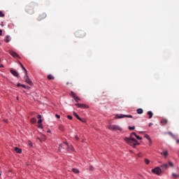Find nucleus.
<instances>
[{
	"mask_svg": "<svg viewBox=\"0 0 179 179\" xmlns=\"http://www.w3.org/2000/svg\"><path fill=\"white\" fill-rule=\"evenodd\" d=\"M67 149V150H72L73 148L72 146L69 148V145L66 143H63L59 145V150H61V149Z\"/></svg>",
	"mask_w": 179,
	"mask_h": 179,
	"instance_id": "nucleus-4",
	"label": "nucleus"
},
{
	"mask_svg": "<svg viewBox=\"0 0 179 179\" xmlns=\"http://www.w3.org/2000/svg\"><path fill=\"white\" fill-rule=\"evenodd\" d=\"M0 17H5V14L2 11H0Z\"/></svg>",
	"mask_w": 179,
	"mask_h": 179,
	"instance_id": "nucleus-30",
	"label": "nucleus"
},
{
	"mask_svg": "<svg viewBox=\"0 0 179 179\" xmlns=\"http://www.w3.org/2000/svg\"><path fill=\"white\" fill-rule=\"evenodd\" d=\"M48 132H51V131H50V130H48Z\"/></svg>",
	"mask_w": 179,
	"mask_h": 179,
	"instance_id": "nucleus-50",
	"label": "nucleus"
},
{
	"mask_svg": "<svg viewBox=\"0 0 179 179\" xmlns=\"http://www.w3.org/2000/svg\"><path fill=\"white\" fill-rule=\"evenodd\" d=\"M151 172L153 173V174H157V176H160V174H162V169H160L159 166H157L152 169Z\"/></svg>",
	"mask_w": 179,
	"mask_h": 179,
	"instance_id": "nucleus-5",
	"label": "nucleus"
},
{
	"mask_svg": "<svg viewBox=\"0 0 179 179\" xmlns=\"http://www.w3.org/2000/svg\"><path fill=\"white\" fill-rule=\"evenodd\" d=\"M169 134L171 135V136H172V138H176V136L174 134H173V133L169 132Z\"/></svg>",
	"mask_w": 179,
	"mask_h": 179,
	"instance_id": "nucleus-32",
	"label": "nucleus"
},
{
	"mask_svg": "<svg viewBox=\"0 0 179 179\" xmlns=\"http://www.w3.org/2000/svg\"><path fill=\"white\" fill-rule=\"evenodd\" d=\"M176 143H177L178 145H179V139H177V140H176Z\"/></svg>",
	"mask_w": 179,
	"mask_h": 179,
	"instance_id": "nucleus-45",
	"label": "nucleus"
},
{
	"mask_svg": "<svg viewBox=\"0 0 179 179\" xmlns=\"http://www.w3.org/2000/svg\"><path fill=\"white\" fill-rule=\"evenodd\" d=\"M168 122H169V120H167V119H162L161 121V124H162V125H166Z\"/></svg>",
	"mask_w": 179,
	"mask_h": 179,
	"instance_id": "nucleus-14",
	"label": "nucleus"
},
{
	"mask_svg": "<svg viewBox=\"0 0 179 179\" xmlns=\"http://www.w3.org/2000/svg\"><path fill=\"white\" fill-rule=\"evenodd\" d=\"M75 139H76V141L79 140V137H78V136H75Z\"/></svg>",
	"mask_w": 179,
	"mask_h": 179,
	"instance_id": "nucleus-41",
	"label": "nucleus"
},
{
	"mask_svg": "<svg viewBox=\"0 0 179 179\" xmlns=\"http://www.w3.org/2000/svg\"><path fill=\"white\" fill-rule=\"evenodd\" d=\"M15 151L16 152V153H22V150L17 147L15 148Z\"/></svg>",
	"mask_w": 179,
	"mask_h": 179,
	"instance_id": "nucleus-21",
	"label": "nucleus"
},
{
	"mask_svg": "<svg viewBox=\"0 0 179 179\" xmlns=\"http://www.w3.org/2000/svg\"><path fill=\"white\" fill-rule=\"evenodd\" d=\"M152 125H153V124H152V123L149 124V127H152Z\"/></svg>",
	"mask_w": 179,
	"mask_h": 179,
	"instance_id": "nucleus-49",
	"label": "nucleus"
},
{
	"mask_svg": "<svg viewBox=\"0 0 179 179\" xmlns=\"http://www.w3.org/2000/svg\"><path fill=\"white\" fill-rule=\"evenodd\" d=\"M67 118H69V120H72L73 117H72L71 115H68V116H67Z\"/></svg>",
	"mask_w": 179,
	"mask_h": 179,
	"instance_id": "nucleus-38",
	"label": "nucleus"
},
{
	"mask_svg": "<svg viewBox=\"0 0 179 179\" xmlns=\"http://www.w3.org/2000/svg\"><path fill=\"white\" fill-rule=\"evenodd\" d=\"M76 37L83 38L86 36V32L84 31H78L76 33Z\"/></svg>",
	"mask_w": 179,
	"mask_h": 179,
	"instance_id": "nucleus-7",
	"label": "nucleus"
},
{
	"mask_svg": "<svg viewBox=\"0 0 179 179\" xmlns=\"http://www.w3.org/2000/svg\"><path fill=\"white\" fill-rule=\"evenodd\" d=\"M134 118V117L131 115H122V114H120V115H115V119H118V118Z\"/></svg>",
	"mask_w": 179,
	"mask_h": 179,
	"instance_id": "nucleus-6",
	"label": "nucleus"
},
{
	"mask_svg": "<svg viewBox=\"0 0 179 179\" xmlns=\"http://www.w3.org/2000/svg\"><path fill=\"white\" fill-rule=\"evenodd\" d=\"M161 168L164 169L165 170H167V169H169V164H164L161 165Z\"/></svg>",
	"mask_w": 179,
	"mask_h": 179,
	"instance_id": "nucleus-18",
	"label": "nucleus"
},
{
	"mask_svg": "<svg viewBox=\"0 0 179 179\" xmlns=\"http://www.w3.org/2000/svg\"><path fill=\"white\" fill-rule=\"evenodd\" d=\"M9 54L13 57V58H20V57L19 56V55H17V53H16L15 51L10 50L9 52Z\"/></svg>",
	"mask_w": 179,
	"mask_h": 179,
	"instance_id": "nucleus-11",
	"label": "nucleus"
},
{
	"mask_svg": "<svg viewBox=\"0 0 179 179\" xmlns=\"http://www.w3.org/2000/svg\"><path fill=\"white\" fill-rule=\"evenodd\" d=\"M34 6L33 5H29L26 6L25 10L29 15H33L34 13Z\"/></svg>",
	"mask_w": 179,
	"mask_h": 179,
	"instance_id": "nucleus-3",
	"label": "nucleus"
},
{
	"mask_svg": "<svg viewBox=\"0 0 179 179\" xmlns=\"http://www.w3.org/2000/svg\"><path fill=\"white\" fill-rule=\"evenodd\" d=\"M68 85H71V86H72V83L67 82L66 85L68 86Z\"/></svg>",
	"mask_w": 179,
	"mask_h": 179,
	"instance_id": "nucleus-42",
	"label": "nucleus"
},
{
	"mask_svg": "<svg viewBox=\"0 0 179 179\" xmlns=\"http://www.w3.org/2000/svg\"><path fill=\"white\" fill-rule=\"evenodd\" d=\"M47 17V14L45 13H41L37 18V20L38 22H41V20H43V19H45Z\"/></svg>",
	"mask_w": 179,
	"mask_h": 179,
	"instance_id": "nucleus-8",
	"label": "nucleus"
},
{
	"mask_svg": "<svg viewBox=\"0 0 179 179\" xmlns=\"http://www.w3.org/2000/svg\"><path fill=\"white\" fill-rule=\"evenodd\" d=\"M133 135L134 136H137L136 133L133 132L131 134L130 138L126 137L124 138V141L125 142H127L128 145H129L130 146H132V148H136V145H139V143H138V141H136V139L132 137Z\"/></svg>",
	"mask_w": 179,
	"mask_h": 179,
	"instance_id": "nucleus-1",
	"label": "nucleus"
},
{
	"mask_svg": "<svg viewBox=\"0 0 179 179\" xmlns=\"http://www.w3.org/2000/svg\"><path fill=\"white\" fill-rule=\"evenodd\" d=\"M169 165L171 167H174V164H173V162H169Z\"/></svg>",
	"mask_w": 179,
	"mask_h": 179,
	"instance_id": "nucleus-31",
	"label": "nucleus"
},
{
	"mask_svg": "<svg viewBox=\"0 0 179 179\" xmlns=\"http://www.w3.org/2000/svg\"><path fill=\"white\" fill-rule=\"evenodd\" d=\"M1 44H2L1 43H0V45H1Z\"/></svg>",
	"mask_w": 179,
	"mask_h": 179,
	"instance_id": "nucleus-51",
	"label": "nucleus"
},
{
	"mask_svg": "<svg viewBox=\"0 0 179 179\" xmlns=\"http://www.w3.org/2000/svg\"><path fill=\"white\" fill-rule=\"evenodd\" d=\"M59 129H61V131H64V126L60 125L59 126Z\"/></svg>",
	"mask_w": 179,
	"mask_h": 179,
	"instance_id": "nucleus-34",
	"label": "nucleus"
},
{
	"mask_svg": "<svg viewBox=\"0 0 179 179\" xmlns=\"http://www.w3.org/2000/svg\"><path fill=\"white\" fill-rule=\"evenodd\" d=\"M24 80L27 83H28V85H30V86H31V85H33V83L31 82V80H30V78H29V76H26L24 77Z\"/></svg>",
	"mask_w": 179,
	"mask_h": 179,
	"instance_id": "nucleus-12",
	"label": "nucleus"
},
{
	"mask_svg": "<svg viewBox=\"0 0 179 179\" xmlns=\"http://www.w3.org/2000/svg\"><path fill=\"white\" fill-rule=\"evenodd\" d=\"M147 114H148V115H149V118H150V119L153 117V113H152V111H150V110L148 111V112L147 113Z\"/></svg>",
	"mask_w": 179,
	"mask_h": 179,
	"instance_id": "nucleus-24",
	"label": "nucleus"
},
{
	"mask_svg": "<svg viewBox=\"0 0 179 179\" xmlns=\"http://www.w3.org/2000/svg\"><path fill=\"white\" fill-rule=\"evenodd\" d=\"M3 121H4V122H6V124H8V122H9V120H8L7 119H4Z\"/></svg>",
	"mask_w": 179,
	"mask_h": 179,
	"instance_id": "nucleus-39",
	"label": "nucleus"
},
{
	"mask_svg": "<svg viewBox=\"0 0 179 179\" xmlns=\"http://www.w3.org/2000/svg\"><path fill=\"white\" fill-rule=\"evenodd\" d=\"M37 118L39 119V120H41V115H38Z\"/></svg>",
	"mask_w": 179,
	"mask_h": 179,
	"instance_id": "nucleus-37",
	"label": "nucleus"
},
{
	"mask_svg": "<svg viewBox=\"0 0 179 179\" xmlns=\"http://www.w3.org/2000/svg\"><path fill=\"white\" fill-rule=\"evenodd\" d=\"M162 156H164V157H167L169 156V151H164L161 153Z\"/></svg>",
	"mask_w": 179,
	"mask_h": 179,
	"instance_id": "nucleus-19",
	"label": "nucleus"
},
{
	"mask_svg": "<svg viewBox=\"0 0 179 179\" xmlns=\"http://www.w3.org/2000/svg\"><path fill=\"white\" fill-rule=\"evenodd\" d=\"M82 122H85V120L81 119Z\"/></svg>",
	"mask_w": 179,
	"mask_h": 179,
	"instance_id": "nucleus-48",
	"label": "nucleus"
},
{
	"mask_svg": "<svg viewBox=\"0 0 179 179\" xmlns=\"http://www.w3.org/2000/svg\"><path fill=\"white\" fill-rule=\"evenodd\" d=\"M48 79H49V80H53V79H55V78H54V76L51 74H49L48 76Z\"/></svg>",
	"mask_w": 179,
	"mask_h": 179,
	"instance_id": "nucleus-23",
	"label": "nucleus"
},
{
	"mask_svg": "<svg viewBox=\"0 0 179 179\" xmlns=\"http://www.w3.org/2000/svg\"><path fill=\"white\" fill-rule=\"evenodd\" d=\"M21 87H24V89H26V85H22Z\"/></svg>",
	"mask_w": 179,
	"mask_h": 179,
	"instance_id": "nucleus-44",
	"label": "nucleus"
},
{
	"mask_svg": "<svg viewBox=\"0 0 179 179\" xmlns=\"http://www.w3.org/2000/svg\"><path fill=\"white\" fill-rule=\"evenodd\" d=\"M43 122V120L41 119H39L38 121V124H41Z\"/></svg>",
	"mask_w": 179,
	"mask_h": 179,
	"instance_id": "nucleus-36",
	"label": "nucleus"
},
{
	"mask_svg": "<svg viewBox=\"0 0 179 179\" xmlns=\"http://www.w3.org/2000/svg\"><path fill=\"white\" fill-rule=\"evenodd\" d=\"M73 173H75L76 174H78L79 173V170L76 169H72Z\"/></svg>",
	"mask_w": 179,
	"mask_h": 179,
	"instance_id": "nucleus-26",
	"label": "nucleus"
},
{
	"mask_svg": "<svg viewBox=\"0 0 179 179\" xmlns=\"http://www.w3.org/2000/svg\"><path fill=\"white\" fill-rule=\"evenodd\" d=\"M136 138H137V139H139L140 141H141V139H142V137H141V136H136Z\"/></svg>",
	"mask_w": 179,
	"mask_h": 179,
	"instance_id": "nucleus-33",
	"label": "nucleus"
},
{
	"mask_svg": "<svg viewBox=\"0 0 179 179\" xmlns=\"http://www.w3.org/2000/svg\"><path fill=\"white\" fill-rule=\"evenodd\" d=\"M144 138H145L146 139H148L150 143V145H152V139L150 138V137L149 136V135L148 134H145Z\"/></svg>",
	"mask_w": 179,
	"mask_h": 179,
	"instance_id": "nucleus-16",
	"label": "nucleus"
},
{
	"mask_svg": "<svg viewBox=\"0 0 179 179\" xmlns=\"http://www.w3.org/2000/svg\"><path fill=\"white\" fill-rule=\"evenodd\" d=\"M10 73H12V75H13V76H15L16 78L19 76V73H17V71L15 70H10Z\"/></svg>",
	"mask_w": 179,
	"mask_h": 179,
	"instance_id": "nucleus-13",
	"label": "nucleus"
},
{
	"mask_svg": "<svg viewBox=\"0 0 179 179\" xmlns=\"http://www.w3.org/2000/svg\"><path fill=\"white\" fill-rule=\"evenodd\" d=\"M0 176H1V173H0Z\"/></svg>",
	"mask_w": 179,
	"mask_h": 179,
	"instance_id": "nucleus-52",
	"label": "nucleus"
},
{
	"mask_svg": "<svg viewBox=\"0 0 179 179\" xmlns=\"http://www.w3.org/2000/svg\"><path fill=\"white\" fill-rule=\"evenodd\" d=\"M144 162H145V164H149L150 163V160H149L148 159H145Z\"/></svg>",
	"mask_w": 179,
	"mask_h": 179,
	"instance_id": "nucleus-27",
	"label": "nucleus"
},
{
	"mask_svg": "<svg viewBox=\"0 0 179 179\" xmlns=\"http://www.w3.org/2000/svg\"><path fill=\"white\" fill-rule=\"evenodd\" d=\"M108 129L110 131H122V128L118 125L115 124H110L108 126Z\"/></svg>",
	"mask_w": 179,
	"mask_h": 179,
	"instance_id": "nucleus-2",
	"label": "nucleus"
},
{
	"mask_svg": "<svg viewBox=\"0 0 179 179\" xmlns=\"http://www.w3.org/2000/svg\"><path fill=\"white\" fill-rule=\"evenodd\" d=\"M4 41L5 43H9V41H10V36L9 35H7L5 37Z\"/></svg>",
	"mask_w": 179,
	"mask_h": 179,
	"instance_id": "nucleus-15",
	"label": "nucleus"
},
{
	"mask_svg": "<svg viewBox=\"0 0 179 179\" xmlns=\"http://www.w3.org/2000/svg\"><path fill=\"white\" fill-rule=\"evenodd\" d=\"M38 128H43V124H39V125L38 126Z\"/></svg>",
	"mask_w": 179,
	"mask_h": 179,
	"instance_id": "nucleus-43",
	"label": "nucleus"
},
{
	"mask_svg": "<svg viewBox=\"0 0 179 179\" xmlns=\"http://www.w3.org/2000/svg\"><path fill=\"white\" fill-rule=\"evenodd\" d=\"M75 106L78 108H89V106L85 103H76Z\"/></svg>",
	"mask_w": 179,
	"mask_h": 179,
	"instance_id": "nucleus-10",
	"label": "nucleus"
},
{
	"mask_svg": "<svg viewBox=\"0 0 179 179\" xmlns=\"http://www.w3.org/2000/svg\"><path fill=\"white\" fill-rule=\"evenodd\" d=\"M20 65L21 66V68H22V69L24 71L25 74L27 75V70L26 69V68H24V66H23L22 63H20Z\"/></svg>",
	"mask_w": 179,
	"mask_h": 179,
	"instance_id": "nucleus-22",
	"label": "nucleus"
},
{
	"mask_svg": "<svg viewBox=\"0 0 179 179\" xmlns=\"http://www.w3.org/2000/svg\"><path fill=\"white\" fill-rule=\"evenodd\" d=\"M129 129H130V131H134V129H135V126H133V127L129 126Z\"/></svg>",
	"mask_w": 179,
	"mask_h": 179,
	"instance_id": "nucleus-29",
	"label": "nucleus"
},
{
	"mask_svg": "<svg viewBox=\"0 0 179 179\" xmlns=\"http://www.w3.org/2000/svg\"><path fill=\"white\" fill-rule=\"evenodd\" d=\"M31 124H36V122H37V120H36V117H32L31 119Z\"/></svg>",
	"mask_w": 179,
	"mask_h": 179,
	"instance_id": "nucleus-25",
	"label": "nucleus"
},
{
	"mask_svg": "<svg viewBox=\"0 0 179 179\" xmlns=\"http://www.w3.org/2000/svg\"><path fill=\"white\" fill-rule=\"evenodd\" d=\"M71 97H73V99H74L75 101H76V103H79L80 99L79 98V96H78V95H76V94L73 92H71Z\"/></svg>",
	"mask_w": 179,
	"mask_h": 179,
	"instance_id": "nucleus-9",
	"label": "nucleus"
},
{
	"mask_svg": "<svg viewBox=\"0 0 179 179\" xmlns=\"http://www.w3.org/2000/svg\"><path fill=\"white\" fill-rule=\"evenodd\" d=\"M136 113H137V114H143V109H142V108H138V109L136 110Z\"/></svg>",
	"mask_w": 179,
	"mask_h": 179,
	"instance_id": "nucleus-20",
	"label": "nucleus"
},
{
	"mask_svg": "<svg viewBox=\"0 0 179 179\" xmlns=\"http://www.w3.org/2000/svg\"><path fill=\"white\" fill-rule=\"evenodd\" d=\"M17 87H20V86L22 87V84L17 83Z\"/></svg>",
	"mask_w": 179,
	"mask_h": 179,
	"instance_id": "nucleus-40",
	"label": "nucleus"
},
{
	"mask_svg": "<svg viewBox=\"0 0 179 179\" xmlns=\"http://www.w3.org/2000/svg\"><path fill=\"white\" fill-rule=\"evenodd\" d=\"M55 117H56V118H58V119L61 118V116H59V115H58V114H56Z\"/></svg>",
	"mask_w": 179,
	"mask_h": 179,
	"instance_id": "nucleus-35",
	"label": "nucleus"
},
{
	"mask_svg": "<svg viewBox=\"0 0 179 179\" xmlns=\"http://www.w3.org/2000/svg\"><path fill=\"white\" fill-rule=\"evenodd\" d=\"M0 36H2V29H0Z\"/></svg>",
	"mask_w": 179,
	"mask_h": 179,
	"instance_id": "nucleus-46",
	"label": "nucleus"
},
{
	"mask_svg": "<svg viewBox=\"0 0 179 179\" xmlns=\"http://www.w3.org/2000/svg\"><path fill=\"white\" fill-rule=\"evenodd\" d=\"M73 115H74L75 117L77 118V120H79V121H82V118H80V117H79L76 112H73Z\"/></svg>",
	"mask_w": 179,
	"mask_h": 179,
	"instance_id": "nucleus-17",
	"label": "nucleus"
},
{
	"mask_svg": "<svg viewBox=\"0 0 179 179\" xmlns=\"http://www.w3.org/2000/svg\"><path fill=\"white\" fill-rule=\"evenodd\" d=\"M173 177H174V178H178L179 176L178 174H176L175 173H172Z\"/></svg>",
	"mask_w": 179,
	"mask_h": 179,
	"instance_id": "nucleus-28",
	"label": "nucleus"
},
{
	"mask_svg": "<svg viewBox=\"0 0 179 179\" xmlns=\"http://www.w3.org/2000/svg\"><path fill=\"white\" fill-rule=\"evenodd\" d=\"M0 68H3V65L0 64Z\"/></svg>",
	"mask_w": 179,
	"mask_h": 179,
	"instance_id": "nucleus-47",
	"label": "nucleus"
}]
</instances>
